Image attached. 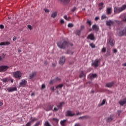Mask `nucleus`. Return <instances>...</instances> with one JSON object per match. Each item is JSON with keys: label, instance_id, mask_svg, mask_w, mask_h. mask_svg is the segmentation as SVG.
Returning a JSON list of instances; mask_svg holds the SVG:
<instances>
[{"label": "nucleus", "instance_id": "f257e3e1", "mask_svg": "<svg viewBox=\"0 0 126 126\" xmlns=\"http://www.w3.org/2000/svg\"><path fill=\"white\" fill-rule=\"evenodd\" d=\"M57 46H58L60 49H65V48L69 46H73V44L72 43H69L67 41L63 39L62 41H59L57 43Z\"/></svg>", "mask_w": 126, "mask_h": 126}, {"label": "nucleus", "instance_id": "f03ea898", "mask_svg": "<svg viewBox=\"0 0 126 126\" xmlns=\"http://www.w3.org/2000/svg\"><path fill=\"white\" fill-rule=\"evenodd\" d=\"M22 72L20 71H16L13 72V77H14V78L18 79L19 80L22 78Z\"/></svg>", "mask_w": 126, "mask_h": 126}, {"label": "nucleus", "instance_id": "7ed1b4c3", "mask_svg": "<svg viewBox=\"0 0 126 126\" xmlns=\"http://www.w3.org/2000/svg\"><path fill=\"white\" fill-rule=\"evenodd\" d=\"M100 62H101V59H96L95 61L92 62V65L94 66V67H98L99 66V63H100Z\"/></svg>", "mask_w": 126, "mask_h": 126}, {"label": "nucleus", "instance_id": "20e7f679", "mask_svg": "<svg viewBox=\"0 0 126 126\" xmlns=\"http://www.w3.org/2000/svg\"><path fill=\"white\" fill-rule=\"evenodd\" d=\"M9 68V66L7 65L0 66V72H5Z\"/></svg>", "mask_w": 126, "mask_h": 126}, {"label": "nucleus", "instance_id": "39448f33", "mask_svg": "<svg viewBox=\"0 0 126 126\" xmlns=\"http://www.w3.org/2000/svg\"><path fill=\"white\" fill-rule=\"evenodd\" d=\"M106 25H107V26H113V25H115V21L111 20L106 21Z\"/></svg>", "mask_w": 126, "mask_h": 126}, {"label": "nucleus", "instance_id": "423d86ee", "mask_svg": "<svg viewBox=\"0 0 126 126\" xmlns=\"http://www.w3.org/2000/svg\"><path fill=\"white\" fill-rule=\"evenodd\" d=\"M65 116L66 117H73L74 116H75V114L72 113V112L70 110H68L66 112Z\"/></svg>", "mask_w": 126, "mask_h": 126}, {"label": "nucleus", "instance_id": "0eeeda50", "mask_svg": "<svg viewBox=\"0 0 126 126\" xmlns=\"http://www.w3.org/2000/svg\"><path fill=\"white\" fill-rule=\"evenodd\" d=\"M26 84H27V81L25 79H23L20 83V87H25Z\"/></svg>", "mask_w": 126, "mask_h": 126}, {"label": "nucleus", "instance_id": "6e6552de", "mask_svg": "<svg viewBox=\"0 0 126 126\" xmlns=\"http://www.w3.org/2000/svg\"><path fill=\"white\" fill-rule=\"evenodd\" d=\"M64 63H65V57L63 56L59 61V64L61 65H63L64 64Z\"/></svg>", "mask_w": 126, "mask_h": 126}, {"label": "nucleus", "instance_id": "1a4fd4ad", "mask_svg": "<svg viewBox=\"0 0 126 126\" xmlns=\"http://www.w3.org/2000/svg\"><path fill=\"white\" fill-rule=\"evenodd\" d=\"M8 92H13L14 91H17V88L16 87H9L7 89Z\"/></svg>", "mask_w": 126, "mask_h": 126}, {"label": "nucleus", "instance_id": "9d476101", "mask_svg": "<svg viewBox=\"0 0 126 126\" xmlns=\"http://www.w3.org/2000/svg\"><path fill=\"white\" fill-rule=\"evenodd\" d=\"M87 39H89V40H91L92 41L95 40V36H94V34L91 33L89 34L87 37Z\"/></svg>", "mask_w": 126, "mask_h": 126}, {"label": "nucleus", "instance_id": "9b49d317", "mask_svg": "<svg viewBox=\"0 0 126 126\" xmlns=\"http://www.w3.org/2000/svg\"><path fill=\"white\" fill-rule=\"evenodd\" d=\"M61 78H59V77H57L56 78L53 79V80H51L49 83L50 84H54V83H55V82H57V81H61Z\"/></svg>", "mask_w": 126, "mask_h": 126}, {"label": "nucleus", "instance_id": "f8f14e48", "mask_svg": "<svg viewBox=\"0 0 126 126\" xmlns=\"http://www.w3.org/2000/svg\"><path fill=\"white\" fill-rule=\"evenodd\" d=\"M53 107H54V105H51L50 104H48L46 106H45L44 109L45 110L49 111H51V110H52V109H53Z\"/></svg>", "mask_w": 126, "mask_h": 126}, {"label": "nucleus", "instance_id": "ddd939ff", "mask_svg": "<svg viewBox=\"0 0 126 126\" xmlns=\"http://www.w3.org/2000/svg\"><path fill=\"white\" fill-rule=\"evenodd\" d=\"M92 28L94 31H96V32L99 31V27L96 24L94 25Z\"/></svg>", "mask_w": 126, "mask_h": 126}, {"label": "nucleus", "instance_id": "4468645a", "mask_svg": "<svg viewBox=\"0 0 126 126\" xmlns=\"http://www.w3.org/2000/svg\"><path fill=\"white\" fill-rule=\"evenodd\" d=\"M112 7H107L106 8V14L109 15L112 13Z\"/></svg>", "mask_w": 126, "mask_h": 126}, {"label": "nucleus", "instance_id": "2eb2a0df", "mask_svg": "<svg viewBox=\"0 0 126 126\" xmlns=\"http://www.w3.org/2000/svg\"><path fill=\"white\" fill-rule=\"evenodd\" d=\"M10 44V42L9 41L6 42H2L0 43V46H8V45Z\"/></svg>", "mask_w": 126, "mask_h": 126}, {"label": "nucleus", "instance_id": "dca6fc26", "mask_svg": "<svg viewBox=\"0 0 126 126\" xmlns=\"http://www.w3.org/2000/svg\"><path fill=\"white\" fill-rule=\"evenodd\" d=\"M87 119H90V116H84L78 118V120H87Z\"/></svg>", "mask_w": 126, "mask_h": 126}, {"label": "nucleus", "instance_id": "f3484780", "mask_svg": "<svg viewBox=\"0 0 126 126\" xmlns=\"http://www.w3.org/2000/svg\"><path fill=\"white\" fill-rule=\"evenodd\" d=\"M109 44L111 47H114L115 46V41L112 38L109 39Z\"/></svg>", "mask_w": 126, "mask_h": 126}, {"label": "nucleus", "instance_id": "a211bd4d", "mask_svg": "<svg viewBox=\"0 0 126 126\" xmlns=\"http://www.w3.org/2000/svg\"><path fill=\"white\" fill-rule=\"evenodd\" d=\"M114 84H115V82H111L110 83H106V87L108 88L112 87Z\"/></svg>", "mask_w": 126, "mask_h": 126}, {"label": "nucleus", "instance_id": "6ab92c4d", "mask_svg": "<svg viewBox=\"0 0 126 126\" xmlns=\"http://www.w3.org/2000/svg\"><path fill=\"white\" fill-rule=\"evenodd\" d=\"M119 103L121 106H124V104L126 103V98H124L123 100L120 101Z\"/></svg>", "mask_w": 126, "mask_h": 126}, {"label": "nucleus", "instance_id": "aec40b11", "mask_svg": "<svg viewBox=\"0 0 126 126\" xmlns=\"http://www.w3.org/2000/svg\"><path fill=\"white\" fill-rule=\"evenodd\" d=\"M57 15H58V11H54L51 15V17H52V18H55V17H57Z\"/></svg>", "mask_w": 126, "mask_h": 126}, {"label": "nucleus", "instance_id": "412c9836", "mask_svg": "<svg viewBox=\"0 0 126 126\" xmlns=\"http://www.w3.org/2000/svg\"><path fill=\"white\" fill-rule=\"evenodd\" d=\"M9 80H10V79H9V77H6L5 78L1 79V81H2V82H5V83L8 82Z\"/></svg>", "mask_w": 126, "mask_h": 126}, {"label": "nucleus", "instance_id": "4be33fe9", "mask_svg": "<svg viewBox=\"0 0 126 126\" xmlns=\"http://www.w3.org/2000/svg\"><path fill=\"white\" fill-rule=\"evenodd\" d=\"M64 104V102H60L59 105H57V107L59 109H63V105Z\"/></svg>", "mask_w": 126, "mask_h": 126}, {"label": "nucleus", "instance_id": "5701e85b", "mask_svg": "<svg viewBox=\"0 0 126 126\" xmlns=\"http://www.w3.org/2000/svg\"><path fill=\"white\" fill-rule=\"evenodd\" d=\"M62 2L64 3V4H68L69 3V1L70 0H60Z\"/></svg>", "mask_w": 126, "mask_h": 126}, {"label": "nucleus", "instance_id": "b1692460", "mask_svg": "<svg viewBox=\"0 0 126 126\" xmlns=\"http://www.w3.org/2000/svg\"><path fill=\"white\" fill-rule=\"evenodd\" d=\"M103 5H104V3H103V2H100L98 4L99 10H101L103 8V7H104V6H103Z\"/></svg>", "mask_w": 126, "mask_h": 126}, {"label": "nucleus", "instance_id": "393cba45", "mask_svg": "<svg viewBox=\"0 0 126 126\" xmlns=\"http://www.w3.org/2000/svg\"><path fill=\"white\" fill-rule=\"evenodd\" d=\"M85 76L86 75L84 74V72L83 71H81L79 75L80 78H81V77H85Z\"/></svg>", "mask_w": 126, "mask_h": 126}, {"label": "nucleus", "instance_id": "a878e982", "mask_svg": "<svg viewBox=\"0 0 126 126\" xmlns=\"http://www.w3.org/2000/svg\"><path fill=\"white\" fill-rule=\"evenodd\" d=\"M113 120H114V118H113L112 116H110L107 119V122H108V123H110V122H112Z\"/></svg>", "mask_w": 126, "mask_h": 126}, {"label": "nucleus", "instance_id": "bb28decb", "mask_svg": "<svg viewBox=\"0 0 126 126\" xmlns=\"http://www.w3.org/2000/svg\"><path fill=\"white\" fill-rule=\"evenodd\" d=\"M97 76V74H93L91 75H90V77L92 79V78H95Z\"/></svg>", "mask_w": 126, "mask_h": 126}, {"label": "nucleus", "instance_id": "cd10ccee", "mask_svg": "<svg viewBox=\"0 0 126 126\" xmlns=\"http://www.w3.org/2000/svg\"><path fill=\"white\" fill-rule=\"evenodd\" d=\"M80 33H81V31L80 30H77L75 34L76 35H78V36H80Z\"/></svg>", "mask_w": 126, "mask_h": 126}, {"label": "nucleus", "instance_id": "c85d7f7f", "mask_svg": "<svg viewBox=\"0 0 126 126\" xmlns=\"http://www.w3.org/2000/svg\"><path fill=\"white\" fill-rule=\"evenodd\" d=\"M87 24H88L90 27V26H91V25H92V23H91V21L88 20L87 21Z\"/></svg>", "mask_w": 126, "mask_h": 126}, {"label": "nucleus", "instance_id": "c756f323", "mask_svg": "<svg viewBox=\"0 0 126 126\" xmlns=\"http://www.w3.org/2000/svg\"><path fill=\"white\" fill-rule=\"evenodd\" d=\"M63 87V84H60V85H58L57 87H56V89H58V88H62Z\"/></svg>", "mask_w": 126, "mask_h": 126}, {"label": "nucleus", "instance_id": "7c9ffc66", "mask_svg": "<svg viewBox=\"0 0 126 126\" xmlns=\"http://www.w3.org/2000/svg\"><path fill=\"white\" fill-rule=\"evenodd\" d=\"M90 46L92 48H95V44H94V43H90Z\"/></svg>", "mask_w": 126, "mask_h": 126}, {"label": "nucleus", "instance_id": "2f4dec72", "mask_svg": "<svg viewBox=\"0 0 126 126\" xmlns=\"http://www.w3.org/2000/svg\"><path fill=\"white\" fill-rule=\"evenodd\" d=\"M66 122V120H64L63 121H61V124L62 125V126H63V125H64V123Z\"/></svg>", "mask_w": 126, "mask_h": 126}, {"label": "nucleus", "instance_id": "473e14b6", "mask_svg": "<svg viewBox=\"0 0 126 126\" xmlns=\"http://www.w3.org/2000/svg\"><path fill=\"white\" fill-rule=\"evenodd\" d=\"M53 121H54V122H55V123L56 124H58L59 123V119H57V118H53Z\"/></svg>", "mask_w": 126, "mask_h": 126}, {"label": "nucleus", "instance_id": "72a5a7b5", "mask_svg": "<svg viewBox=\"0 0 126 126\" xmlns=\"http://www.w3.org/2000/svg\"><path fill=\"white\" fill-rule=\"evenodd\" d=\"M105 103H106V99H103L102 100V103L100 104V106H103V105H105Z\"/></svg>", "mask_w": 126, "mask_h": 126}, {"label": "nucleus", "instance_id": "f704fd0d", "mask_svg": "<svg viewBox=\"0 0 126 126\" xmlns=\"http://www.w3.org/2000/svg\"><path fill=\"white\" fill-rule=\"evenodd\" d=\"M77 9V8H76V7H74L72 9H71V12H74V11H75V10H76Z\"/></svg>", "mask_w": 126, "mask_h": 126}, {"label": "nucleus", "instance_id": "c9c22d12", "mask_svg": "<svg viewBox=\"0 0 126 126\" xmlns=\"http://www.w3.org/2000/svg\"><path fill=\"white\" fill-rule=\"evenodd\" d=\"M106 48L105 47H103L101 50L102 53H106Z\"/></svg>", "mask_w": 126, "mask_h": 126}, {"label": "nucleus", "instance_id": "e433bc0d", "mask_svg": "<svg viewBox=\"0 0 126 126\" xmlns=\"http://www.w3.org/2000/svg\"><path fill=\"white\" fill-rule=\"evenodd\" d=\"M45 126H51V125H50V123H49V122L46 121L45 122Z\"/></svg>", "mask_w": 126, "mask_h": 126}, {"label": "nucleus", "instance_id": "4c0bfd02", "mask_svg": "<svg viewBox=\"0 0 126 126\" xmlns=\"http://www.w3.org/2000/svg\"><path fill=\"white\" fill-rule=\"evenodd\" d=\"M105 18H107V16H106V15H103L101 16V19H105Z\"/></svg>", "mask_w": 126, "mask_h": 126}, {"label": "nucleus", "instance_id": "58836bf2", "mask_svg": "<svg viewBox=\"0 0 126 126\" xmlns=\"http://www.w3.org/2000/svg\"><path fill=\"white\" fill-rule=\"evenodd\" d=\"M27 27L28 29H30V30H32V27L31 26V25H28L27 26Z\"/></svg>", "mask_w": 126, "mask_h": 126}, {"label": "nucleus", "instance_id": "ea45409f", "mask_svg": "<svg viewBox=\"0 0 126 126\" xmlns=\"http://www.w3.org/2000/svg\"><path fill=\"white\" fill-rule=\"evenodd\" d=\"M68 27H69V28L73 27V24H68Z\"/></svg>", "mask_w": 126, "mask_h": 126}, {"label": "nucleus", "instance_id": "a19ab883", "mask_svg": "<svg viewBox=\"0 0 126 126\" xmlns=\"http://www.w3.org/2000/svg\"><path fill=\"white\" fill-rule=\"evenodd\" d=\"M122 21L124 22H126V16H124V18H122Z\"/></svg>", "mask_w": 126, "mask_h": 126}, {"label": "nucleus", "instance_id": "79ce46f5", "mask_svg": "<svg viewBox=\"0 0 126 126\" xmlns=\"http://www.w3.org/2000/svg\"><path fill=\"white\" fill-rule=\"evenodd\" d=\"M46 88V85L45 84H42L41 86V89H45Z\"/></svg>", "mask_w": 126, "mask_h": 126}, {"label": "nucleus", "instance_id": "37998d69", "mask_svg": "<svg viewBox=\"0 0 126 126\" xmlns=\"http://www.w3.org/2000/svg\"><path fill=\"white\" fill-rule=\"evenodd\" d=\"M113 53L116 54V53H118V50L117 49H113Z\"/></svg>", "mask_w": 126, "mask_h": 126}, {"label": "nucleus", "instance_id": "c03bdc74", "mask_svg": "<svg viewBox=\"0 0 126 126\" xmlns=\"http://www.w3.org/2000/svg\"><path fill=\"white\" fill-rule=\"evenodd\" d=\"M58 110H59V109L58 108H58L55 107V108H54V112H57V111H58Z\"/></svg>", "mask_w": 126, "mask_h": 126}, {"label": "nucleus", "instance_id": "a18cd8bd", "mask_svg": "<svg viewBox=\"0 0 126 126\" xmlns=\"http://www.w3.org/2000/svg\"><path fill=\"white\" fill-rule=\"evenodd\" d=\"M3 105V101H0V107H1Z\"/></svg>", "mask_w": 126, "mask_h": 126}, {"label": "nucleus", "instance_id": "49530a36", "mask_svg": "<svg viewBox=\"0 0 126 126\" xmlns=\"http://www.w3.org/2000/svg\"><path fill=\"white\" fill-rule=\"evenodd\" d=\"M44 11H45L47 13L50 12V10L48 9H44Z\"/></svg>", "mask_w": 126, "mask_h": 126}, {"label": "nucleus", "instance_id": "de8ad7c7", "mask_svg": "<svg viewBox=\"0 0 126 126\" xmlns=\"http://www.w3.org/2000/svg\"><path fill=\"white\" fill-rule=\"evenodd\" d=\"M84 28H85L84 26H81V30L80 31H82V30H83V29H84Z\"/></svg>", "mask_w": 126, "mask_h": 126}, {"label": "nucleus", "instance_id": "09e8293b", "mask_svg": "<svg viewBox=\"0 0 126 126\" xmlns=\"http://www.w3.org/2000/svg\"><path fill=\"white\" fill-rule=\"evenodd\" d=\"M4 28V26L3 25H0V29H3Z\"/></svg>", "mask_w": 126, "mask_h": 126}, {"label": "nucleus", "instance_id": "8fccbe9b", "mask_svg": "<svg viewBox=\"0 0 126 126\" xmlns=\"http://www.w3.org/2000/svg\"><path fill=\"white\" fill-rule=\"evenodd\" d=\"M34 76H36V72H35L32 73V77H34Z\"/></svg>", "mask_w": 126, "mask_h": 126}, {"label": "nucleus", "instance_id": "3c124183", "mask_svg": "<svg viewBox=\"0 0 126 126\" xmlns=\"http://www.w3.org/2000/svg\"><path fill=\"white\" fill-rule=\"evenodd\" d=\"M39 125H40V122H37V123L35 124L34 126H38Z\"/></svg>", "mask_w": 126, "mask_h": 126}, {"label": "nucleus", "instance_id": "603ef678", "mask_svg": "<svg viewBox=\"0 0 126 126\" xmlns=\"http://www.w3.org/2000/svg\"><path fill=\"white\" fill-rule=\"evenodd\" d=\"M60 22L61 23V24H63V23H64V21H63V20L61 19L60 21Z\"/></svg>", "mask_w": 126, "mask_h": 126}, {"label": "nucleus", "instance_id": "864d4df0", "mask_svg": "<svg viewBox=\"0 0 126 126\" xmlns=\"http://www.w3.org/2000/svg\"><path fill=\"white\" fill-rule=\"evenodd\" d=\"M27 126H31V123L30 122H28L27 125H26Z\"/></svg>", "mask_w": 126, "mask_h": 126}, {"label": "nucleus", "instance_id": "5fc2aeb1", "mask_svg": "<svg viewBox=\"0 0 126 126\" xmlns=\"http://www.w3.org/2000/svg\"><path fill=\"white\" fill-rule=\"evenodd\" d=\"M51 90H52V91H55V87H51Z\"/></svg>", "mask_w": 126, "mask_h": 126}, {"label": "nucleus", "instance_id": "6e6d98bb", "mask_svg": "<svg viewBox=\"0 0 126 126\" xmlns=\"http://www.w3.org/2000/svg\"><path fill=\"white\" fill-rule=\"evenodd\" d=\"M63 17H64V19H66V20H67V16L64 15L63 16Z\"/></svg>", "mask_w": 126, "mask_h": 126}, {"label": "nucleus", "instance_id": "4d7b16f0", "mask_svg": "<svg viewBox=\"0 0 126 126\" xmlns=\"http://www.w3.org/2000/svg\"><path fill=\"white\" fill-rule=\"evenodd\" d=\"M99 20V17H96L95 18V20L96 21H97V20Z\"/></svg>", "mask_w": 126, "mask_h": 126}, {"label": "nucleus", "instance_id": "13d9d810", "mask_svg": "<svg viewBox=\"0 0 126 126\" xmlns=\"http://www.w3.org/2000/svg\"><path fill=\"white\" fill-rule=\"evenodd\" d=\"M74 126H80V124H78V123H77Z\"/></svg>", "mask_w": 126, "mask_h": 126}, {"label": "nucleus", "instance_id": "bf43d9fd", "mask_svg": "<svg viewBox=\"0 0 126 126\" xmlns=\"http://www.w3.org/2000/svg\"><path fill=\"white\" fill-rule=\"evenodd\" d=\"M10 81H11V83H13V81H14V80H13V79H11Z\"/></svg>", "mask_w": 126, "mask_h": 126}, {"label": "nucleus", "instance_id": "052dcab7", "mask_svg": "<svg viewBox=\"0 0 126 126\" xmlns=\"http://www.w3.org/2000/svg\"><path fill=\"white\" fill-rule=\"evenodd\" d=\"M79 115H81V113H80V112H78V113H76V116H78Z\"/></svg>", "mask_w": 126, "mask_h": 126}, {"label": "nucleus", "instance_id": "680f3d73", "mask_svg": "<svg viewBox=\"0 0 126 126\" xmlns=\"http://www.w3.org/2000/svg\"><path fill=\"white\" fill-rule=\"evenodd\" d=\"M118 116H120V114H121V113H122V111H118Z\"/></svg>", "mask_w": 126, "mask_h": 126}, {"label": "nucleus", "instance_id": "e2e57ef3", "mask_svg": "<svg viewBox=\"0 0 126 126\" xmlns=\"http://www.w3.org/2000/svg\"><path fill=\"white\" fill-rule=\"evenodd\" d=\"M122 65H123V66H126V63H123V64H122Z\"/></svg>", "mask_w": 126, "mask_h": 126}, {"label": "nucleus", "instance_id": "0e129e2a", "mask_svg": "<svg viewBox=\"0 0 126 126\" xmlns=\"http://www.w3.org/2000/svg\"><path fill=\"white\" fill-rule=\"evenodd\" d=\"M16 39H17L16 37H13V41H16Z\"/></svg>", "mask_w": 126, "mask_h": 126}, {"label": "nucleus", "instance_id": "69168bd1", "mask_svg": "<svg viewBox=\"0 0 126 126\" xmlns=\"http://www.w3.org/2000/svg\"><path fill=\"white\" fill-rule=\"evenodd\" d=\"M44 64H48V62L47 61L44 62Z\"/></svg>", "mask_w": 126, "mask_h": 126}, {"label": "nucleus", "instance_id": "338daca9", "mask_svg": "<svg viewBox=\"0 0 126 126\" xmlns=\"http://www.w3.org/2000/svg\"><path fill=\"white\" fill-rule=\"evenodd\" d=\"M18 53H21V49H18Z\"/></svg>", "mask_w": 126, "mask_h": 126}, {"label": "nucleus", "instance_id": "774afa93", "mask_svg": "<svg viewBox=\"0 0 126 126\" xmlns=\"http://www.w3.org/2000/svg\"><path fill=\"white\" fill-rule=\"evenodd\" d=\"M52 65H53V66H56V64L55 63H53Z\"/></svg>", "mask_w": 126, "mask_h": 126}]
</instances>
